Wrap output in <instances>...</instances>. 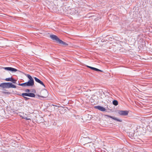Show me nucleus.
<instances>
[{
    "instance_id": "1",
    "label": "nucleus",
    "mask_w": 152,
    "mask_h": 152,
    "mask_svg": "<svg viewBox=\"0 0 152 152\" xmlns=\"http://www.w3.org/2000/svg\"><path fill=\"white\" fill-rule=\"evenodd\" d=\"M0 87L3 88H16V86L10 83H1L0 85Z\"/></svg>"
},
{
    "instance_id": "2",
    "label": "nucleus",
    "mask_w": 152,
    "mask_h": 152,
    "mask_svg": "<svg viewBox=\"0 0 152 152\" xmlns=\"http://www.w3.org/2000/svg\"><path fill=\"white\" fill-rule=\"evenodd\" d=\"M27 77L29 79V80L26 82L27 86H32L34 85V81L32 77L29 75H28Z\"/></svg>"
},
{
    "instance_id": "3",
    "label": "nucleus",
    "mask_w": 152,
    "mask_h": 152,
    "mask_svg": "<svg viewBox=\"0 0 152 152\" xmlns=\"http://www.w3.org/2000/svg\"><path fill=\"white\" fill-rule=\"evenodd\" d=\"M48 93L47 91L45 89L42 90L40 92V97L46 98L48 96Z\"/></svg>"
},
{
    "instance_id": "4",
    "label": "nucleus",
    "mask_w": 152,
    "mask_h": 152,
    "mask_svg": "<svg viewBox=\"0 0 152 152\" xmlns=\"http://www.w3.org/2000/svg\"><path fill=\"white\" fill-rule=\"evenodd\" d=\"M129 112L127 110H119L118 113L121 115H128Z\"/></svg>"
},
{
    "instance_id": "5",
    "label": "nucleus",
    "mask_w": 152,
    "mask_h": 152,
    "mask_svg": "<svg viewBox=\"0 0 152 152\" xmlns=\"http://www.w3.org/2000/svg\"><path fill=\"white\" fill-rule=\"evenodd\" d=\"M4 69L6 70L11 71L13 72H15L18 71V70L16 69L11 67H4Z\"/></svg>"
},
{
    "instance_id": "6",
    "label": "nucleus",
    "mask_w": 152,
    "mask_h": 152,
    "mask_svg": "<svg viewBox=\"0 0 152 152\" xmlns=\"http://www.w3.org/2000/svg\"><path fill=\"white\" fill-rule=\"evenodd\" d=\"M95 108L102 111H105L106 110L105 108L101 106H95Z\"/></svg>"
},
{
    "instance_id": "7",
    "label": "nucleus",
    "mask_w": 152,
    "mask_h": 152,
    "mask_svg": "<svg viewBox=\"0 0 152 152\" xmlns=\"http://www.w3.org/2000/svg\"><path fill=\"white\" fill-rule=\"evenodd\" d=\"M50 37L52 39L55 40L57 42H58L59 39L57 36L55 35H51Z\"/></svg>"
},
{
    "instance_id": "8",
    "label": "nucleus",
    "mask_w": 152,
    "mask_h": 152,
    "mask_svg": "<svg viewBox=\"0 0 152 152\" xmlns=\"http://www.w3.org/2000/svg\"><path fill=\"white\" fill-rule=\"evenodd\" d=\"M34 78L36 82L40 84L41 85L43 86H44V87H45L43 83L40 80H39V79H38V78H37L36 77H34Z\"/></svg>"
},
{
    "instance_id": "9",
    "label": "nucleus",
    "mask_w": 152,
    "mask_h": 152,
    "mask_svg": "<svg viewBox=\"0 0 152 152\" xmlns=\"http://www.w3.org/2000/svg\"><path fill=\"white\" fill-rule=\"evenodd\" d=\"M87 67H88V68H90L91 69H92V70H95V71H100V72H102V70H101L100 69H97V68H94V67H91V66H87Z\"/></svg>"
},
{
    "instance_id": "10",
    "label": "nucleus",
    "mask_w": 152,
    "mask_h": 152,
    "mask_svg": "<svg viewBox=\"0 0 152 152\" xmlns=\"http://www.w3.org/2000/svg\"><path fill=\"white\" fill-rule=\"evenodd\" d=\"M106 116H107V117H110V118H113V119H114V120H116V121H120V122H121V120H119V119H118L115 118V117H113L112 116H110V115H105Z\"/></svg>"
},
{
    "instance_id": "11",
    "label": "nucleus",
    "mask_w": 152,
    "mask_h": 152,
    "mask_svg": "<svg viewBox=\"0 0 152 152\" xmlns=\"http://www.w3.org/2000/svg\"><path fill=\"white\" fill-rule=\"evenodd\" d=\"M58 42L59 43L62 44H63V45H68V44H67L66 42L63 41H62L60 39H59Z\"/></svg>"
},
{
    "instance_id": "12",
    "label": "nucleus",
    "mask_w": 152,
    "mask_h": 152,
    "mask_svg": "<svg viewBox=\"0 0 152 152\" xmlns=\"http://www.w3.org/2000/svg\"><path fill=\"white\" fill-rule=\"evenodd\" d=\"M88 140H89V138H86L84 140V141L85 142V144H86L88 143H91V142H89L88 141H87Z\"/></svg>"
},
{
    "instance_id": "13",
    "label": "nucleus",
    "mask_w": 152,
    "mask_h": 152,
    "mask_svg": "<svg viewBox=\"0 0 152 152\" xmlns=\"http://www.w3.org/2000/svg\"><path fill=\"white\" fill-rule=\"evenodd\" d=\"M28 96L31 97H34L35 95L34 94L32 93H28Z\"/></svg>"
},
{
    "instance_id": "14",
    "label": "nucleus",
    "mask_w": 152,
    "mask_h": 152,
    "mask_svg": "<svg viewBox=\"0 0 152 152\" xmlns=\"http://www.w3.org/2000/svg\"><path fill=\"white\" fill-rule=\"evenodd\" d=\"M113 104L114 105L116 106L118 105V102L116 100H114L113 101Z\"/></svg>"
},
{
    "instance_id": "15",
    "label": "nucleus",
    "mask_w": 152,
    "mask_h": 152,
    "mask_svg": "<svg viewBox=\"0 0 152 152\" xmlns=\"http://www.w3.org/2000/svg\"><path fill=\"white\" fill-rule=\"evenodd\" d=\"M22 96H28V93H23L22 94ZM23 97L26 99H27V98L23 96Z\"/></svg>"
},
{
    "instance_id": "16",
    "label": "nucleus",
    "mask_w": 152,
    "mask_h": 152,
    "mask_svg": "<svg viewBox=\"0 0 152 152\" xmlns=\"http://www.w3.org/2000/svg\"><path fill=\"white\" fill-rule=\"evenodd\" d=\"M22 117L23 118H24L26 120H31L30 118L28 117H26V116L23 115V116H22Z\"/></svg>"
},
{
    "instance_id": "17",
    "label": "nucleus",
    "mask_w": 152,
    "mask_h": 152,
    "mask_svg": "<svg viewBox=\"0 0 152 152\" xmlns=\"http://www.w3.org/2000/svg\"><path fill=\"white\" fill-rule=\"evenodd\" d=\"M18 85L20 86H27V85H26V83H21V84L19 83L18 84Z\"/></svg>"
},
{
    "instance_id": "18",
    "label": "nucleus",
    "mask_w": 152,
    "mask_h": 152,
    "mask_svg": "<svg viewBox=\"0 0 152 152\" xmlns=\"http://www.w3.org/2000/svg\"><path fill=\"white\" fill-rule=\"evenodd\" d=\"M12 79V77L7 78L5 79V80L7 81H11Z\"/></svg>"
},
{
    "instance_id": "19",
    "label": "nucleus",
    "mask_w": 152,
    "mask_h": 152,
    "mask_svg": "<svg viewBox=\"0 0 152 152\" xmlns=\"http://www.w3.org/2000/svg\"><path fill=\"white\" fill-rule=\"evenodd\" d=\"M11 81L12 82L14 83H15L16 82V80L14 79L13 78H12V79H11Z\"/></svg>"
},
{
    "instance_id": "20",
    "label": "nucleus",
    "mask_w": 152,
    "mask_h": 152,
    "mask_svg": "<svg viewBox=\"0 0 152 152\" xmlns=\"http://www.w3.org/2000/svg\"><path fill=\"white\" fill-rule=\"evenodd\" d=\"M26 92H29L30 91V90L29 89H27L26 90Z\"/></svg>"
},
{
    "instance_id": "21",
    "label": "nucleus",
    "mask_w": 152,
    "mask_h": 152,
    "mask_svg": "<svg viewBox=\"0 0 152 152\" xmlns=\"http://www.w3.org/2000/svg\"><path fill=\"white\" fill-rule=\"evenodd\" d=\"M88 117H90V118H91V116L90 115H88Z\"/></svg>"
},
{
    "instance_id": "22",
    "label": "nucleus",
    "mask_w": 152,
    "mask_h": 152,
    "mask_svg": "<svg viewBox=\"0 0 152 152\" xmlns=\"http://www.w3.org/2000/svg\"><path fill=\"white\" fill-rule=\"evenodd\" d=\"M131 136L132 137V136H133L132 135H131Z\"/></svg>"
}]
</instances>
